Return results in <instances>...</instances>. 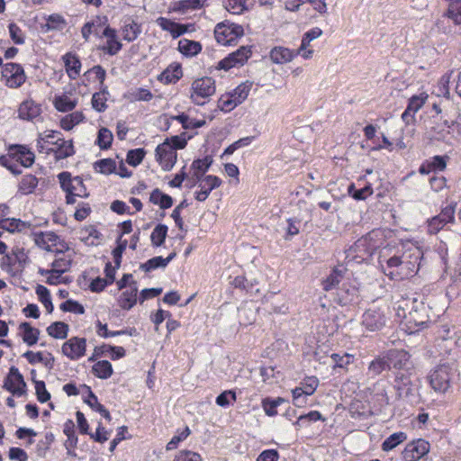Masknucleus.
<instances>
[{"mask_svg":"<svg viewBox=\"0 0 461 461\" xmlns=\"http://www.w3.org/2000/svg\"><path fill=\"white\" fill-rule=\"evenodd\" d=\"M330 358L334 362L332 370L335 371L337 368L343 369L345 372L348 371V366L354 362L355 356L353 354L345 353L339 355L338 353H332Z\"/></svg>","mask_w":461,"mask_h":461,"instance_id":"5fc2aeb1","label":"nucleus"},{"mask_svg":"<svg viewBox=\"0 0 461 461\" xmlns=\"http://www.w3.org/2000/svg\"><path fill=\"white\" fill-rule=\"evenodd\" d=\"M6 150V154L0 156V165L14 175L22 173L17 163L24 167H30L35 161L34 152L26 145L12 144Z\"/></svg>","mask_w":461,"mask_h":461,"instance_id":"7ed1b4c3","label":"nucleus"},{"mask_svg":"<svg viewBox=\"0 0 461 461\" xmlns=\"http://www.w3.org/2000/svg\"><path fill=\"white\" fill-rule=\"evenodd\" d=\"M23 252L20 250L5 254L1 258L0 267L2 270L14 276L23 268Z\"/></svg>","mask_w":461,"mask_h":461,"instance_id":"6ab92c4d","label":"nucleus"},{"mask_svg":"<svg viewBox=\"0 0 461 461\" xmlns=\"http://www.w3.org/2000/svg\"><path fill=\"white\" fill-rule=\"evenodd\" d=\"M107 16L96 15L91 21L86 22L81 28V34L85 41H88L91 34L99 35V28L106 26L108 23Z\"/></svg>","mask_w":461,"mask_h":461,"instance_id":"c85d7f7f","label":"nucleus"},{"mask_svg":"<svg viewBox=\"0 0 461 461\" xmlns=\"http://www.w3.org/2000/svg\"><path fill=\"white\" fill-rule=\"evenodd\" d=\"M31 238L38 248L46 251L58 253L68 249L66 243L53 231H32Z\"/></svg>","mask_w":461,"mask_h":461,"instance_id":"1a4fd4ad","label":"nucleus"},{"mask_svg":"<svg viewBox=\"0 0 461 461\" xmlns=\"http://www.w3.org/2000/svg\"><path fill=\"white\" fill-rule=\"evenodd\" d=\"M358 288L356 285L343 283L339 294V303L341 305H348L358 298Z\"/></svg>","mask_w":461,"mask_h":461,"instance_id":"37998d69","label":"nucleus"},{"mask_svg":"<svg viewBox=\"0 0 461 461\" xmlns=\"http://www.w3.org/2000/svg\"><path fill=\"white\" fill-rule=\"evenodd\" d=\"M298 55V50H293L282 46L274 47L269 53L271 60L276 64L290 62Z\"/></svg>","mask_w":461,"mask_h":461,"instance_id":"72a5a7b5","label":"nucleus"},{"mask_svg":"<svg viewBox=\"0 0 461 461\" xmlns=\"http://www.w3.org/2000/svg\"><path fill=\"white\" fill-rule=\"evenodd\" d=\"M216 92L215 80L211 77H203L193 81L190 87V99L196 105L205 104Z\"/></svg>","mask_w":461,"mask_h":461,"instance_id":"423d86ee","label":"nucleus"},{"mask_svg":"<svg viewBox=\"0 0 461 461\" xmlns=\"http://www.w3.org/2000/svg\"><path fill=\"white\" fill-rule=\"evenodd\" d=\"M100 37L105 38V42L99 47L104 54L115 56L122 50V43L118 38L116 29L107 24Z\"/></svg>","mask_w":461,"mask_h":461,"instance_id":"f3484780","label":"nucleus"},{"mask_svg":"<svg viewBox=\"0 0 461 461\" xmlns=\"http://www.w3.org/2000/svg\"><path fill=\"white\" fill-rule=\"evenodd\" d=\"M41 113V108L32 99H27L23 101L18 108L19 118L23 120L32 121Z\"/></svg>","mask_w":461,"mask_h":461,"instance_id":"7c9ffc66","label":"nucleus"},{"mask_svg":"<svg viewBox=\"0 0 461 461\" xmlns=\"http://www.w3.org/2000/svg\"><path fill=\"white\" fill-rule=\"evenodd\" d=\"M213 163V158L211 155H206L202 158L194 159L190 167V171L194 174L196 179H203L206 172L210 169Z\"/></svg>","mask_w":461,"mask_h":461,"instance_id":"c9c22d12","label":"nucleus"},{"mask_svg":"<svg viewBox=\"0 0 461 461\" xmlns=\"http://www.w3.org/2000/svg\"><path fill=\"white\" fill-rule=\"evenodd\" d=\"M2 81L9 88H18L22 86L27 76L23 66L19 63L8 62L2 68Z\"/></svg>","mask_w":461,"mask_h":461,"instance_id":"9d476101","label":"nucleus"},{"mask_svg":"<svg viewBox=\"0 0 461 461\" xmlns=\"http://www.w3.org/2000/svg\"><path fill=\"white\" fill-rule=\"evenodd\" d=\"M414 373V367L399 370L394 378V388L401 395L402 393H408L411 390L412 380L411 376Z\"/></svg>","mask_w":461,"mask_h":461,"instance_id":"bb28decb","label":"nucleus"},{"mask_svg":"<svg viewBox=\"0 0 461 461\" xmlns=\"http://www.w3.org/2000/svg\"><path fill=\"white\" fill-rule=\"evenodd\" d=\"M52 104L58 112L68 113L77 107L78 99L77 97H71L64 93L55 95Z\"/></svg>","mask_w":461,"mask_h":461,"instance_id":"e433bc0d","label":"nucleus"},{"mask_svg":"<svg viewBox=\"0 0 461 461\" xmlns=\"http://www.w3.org/2000/svg\"><path fill=\"white\" fill-rule=\"evenodd\" d=\"M447 156L436 155L422 162L419 167V173L421 175H429L433 172H442L447 167Z\"/></svg>","mask_w":461,"mask_h":461,"instance_id":"a878e982","label":"nucleus"},{"mask_svg":"<svg viewBox=\"0 0 461 461\" xmlns=\"http://www.w3.org/2000/svg\"><path fill=\"white\" fill-rule=\"evenodd\" d=\"M322 33V30L319 27H313L304 32L302 37L301 45L298 48L299 56L304 59H312L314 51L312 49L309 48L311 41L321 37Z\"/></svg>","mask_w":461,"mask_h":461,"instance_id":"393cba45","label":"nucleus"},{"mask_svg":"<svg viewBox=\"0 0 461 461\" xmlns=\"http://www.w3.org/2000/svg\"><path fill=\"white\" fill-rule=\"evenodd\" d=\"M222 184V180L214 175H207L205 176L201 183L199 184L200 190L194 193V198L198 202H204L211 192L218 187H220Z\"/></svg>","mask_w":461,"mask_h":461,"instance_id":"5701e85b","label":"nucleus"},{"mask_svg":"<svg viewBox=\"0 0 461 461\" xmlns=\"http://www.w3.org/2000/svg\"><path fill=\"white\" fill-rule=\"evenodd\" d=\"M96 172L103 175H111L116 171V161L113 158H102L94 163Z\"/></svg>","mask_w":461,"mask_h":461,"instance_id":"680f3d73","label":"nucleus"},{"mask_svg":"<svg viewBox=\"0 0 461 461\" xmlns=\"http://www.w3.org/2000/svg\"><path fill=\"white\" fill-rule=\"evenodd\" d=\"M252 83L249 81L243 82L236 86L231 92H228L230 95L237 102L238 105L242 104L251 90Z\"/></svg>","mask_w":461,"mask_h":461,"instance_id":"4d7b16f0","label":"nucleus"},{"mask_svg":"<svg viewBox=\"0 0 461 461\" xmlns=\"http://www.w3.org/2000/svg\"><path fill=\"white\" fill-rule=\"evenodd\" d=\"M23 357L26 358L31 365L41 363L49 369H52L54 366L55 358L50 352H46L44 356L41 351L33 352L32 350H28L23 354Z\"/></svg>","mask_w":461,"mask_h":461,"instance_id":"f704fd0d","label":"nucleus"},{"mask_svg":"<svg viewBox=\"0 0 461 461\" xmlns=\"http://www.w3.org/2000/svg\"><path fill=\"white\" fill-rule=\"evenodd\" d=\"M63 433L66 435L67 439L64 446L68 454H71L77 447L78 438L75 430V423L72 420H67L63 424Z\"/></svg>","mask_w":461,"mask_h":461,"instance_id":"58836bf2","label":"nucleus"},{"mask_svg":"<svg viewBox=\"0 0 461 461\" xmlns=\"http://www.w3.org/2000/svg\"><path fill=\"white\" fill-rule=\"evenodd\" d=\"M137 300L138 286L136 281L132 280L129 287L121 294L118 299V304L123 310H130L136 304Z\"/></svg>","mask_w":461,"mask_h":461,"instance_id":"c756f323","label":"nucleus"},{"mask_svg":"<svg viewBox=\"0 0 461 461\" xmlns=\"http://www.w3.org/2000/svg\"><path fill=\"white\" fill-rule=\"evenodd\" d=\"M47 334L56 339H64L68 337L69 326L63 321H54L46 329Z\"/></svg>","mask_w":461,"mask_h":461,"instance_id":"de8ad7c7","label":"nucleus"},{"mask_svg":"<svg viewBox=\"0 0 461 461\" xmlns=\"http://www.w3.org/2000/svg\"><path fill=\"white\" fill-rule=\"evenodd\" d=\"M183 77L182 66L178 62L169 64L163 72L158 75V80L165 85L176 84Z\"/></svg>","mask_w":461,"mask_h":461,"instance_id":"cd10ccee","label":"nucleus"},{"mask_svg":"<svg viewBox=\"0 0 461 461\" xmlns=\"http://www.w3.org/2000/svg\"><path fill=\"white\" fill-rule=\"evenodd\" d=\"M113 135L108 128L103 127L98 131L96 144L101 149H108L113 143Z\"/></svg>","mask_w":461,"mask_h":461,"instance_id":"774afa93","label":"nucleus"},{"mask_svg":"<svg viewBox=\"0 0 461 461\" xmlns=\"http://www.w3.org/2000/svg\"><path fill=\"white\" fill-rule=\"evenodd\" d=\"M87 341L86 338L73 336L61 346V353L71 361H77L86 356Z\"/></svg>","mask_w":461,"mask_h":461,"instance_id":"f8f14e48","label":"nucleus"},{"mask_svg":"<svg viewBox=\"0 0 461 461\" xmlns=\"http://www.w3.org/2000/svg\"><path fill=\"white\" fill-rule=\"evenodd\" d=\"M155 158L164 171H170L177 161V152L168 142H162L155 149Z\"/></svg>","mask_w":461,"mask_h":461,"instance_id":"dca6fc26","label":"nucleus"},{"mask_svg":"<svg viewBox=\"0 0 461 461\" xmlns=\"http://www.w3.org/2000/svg\"><path fill=\"white\" fill-rule=\"evenodd\" d=\"M423 258V252L417 245L407 241L397 249L393 255L380 260L383 273L390 279L402 281L414 276Z\"/></svg>","mask_w":461,"mask_h":461,"instance_id":"f257e3e1","label":"nucleus"},{"mask_svg":"<svg viewBox=\"0 0 461 461\" xmlns=\"http://www.w3.org/2000/svg\"><path fill=\"white\" fill-rule=\"evenodd\" d=\"M119 32L123 41L132 42L141 33V24L133 16H124L121 21Z\"/></svg>","mask_w":461,"mask_h":461,"instance_id":"4be33fe9","label":"nucleus"},{"mask_svg":"<svg viewBox=\"0 0 461 461\" xmlns=\"http://www.w3.org/2000/svg\"><path fill=\"white\" fill-rule=\"evenodd\" d=\"M156 23L161 28V30L169 32L173 39H176L190 32L189 28L193 26V24L176 23L163 16L157 18Z\"/></svg>","mask_w":461,"mask_h":461,"instance_id":"b1692460","label":"nucleus"},{"mask_svg":"<svg viewBox=\"0 0 461 461\" xmlns=\"http://www.w3.org/2000/svg\"><path fill=\"white\" fill-rule=\"evenodd\" d=\"M72 265V257L65 253H58L54 261L51 263V268L56 270L57 273L68 272Z\"/></svg>","mask_w":461,"mask_h":461,"instance_id":"864d4df0","label":"nucleus"},{"mask_svg":"<svg viewBox=\"0 0 461 461\" xmlns=\"http://www.w3.org/2000/svg\"><path fill=\"white\" fill-rule=\"evenodd\" d=\"M207 0H178L173 5L172 10L180 14H187L191 11L202 9Z\"/></svg>","mask_w":461,"mask_h":461,"instance_id":"a19ab883","label":"nucleus"},{"mask_svg":"<svg viewBox=\"0 0 461 461\" xmlns=\"http://www.w3.org/2000/svg\"><path fill=\"white\" fill-rule=\"evenodd\" d=\"M11 209L6 203H0V229L9 233L23 232L32 224L21 219L10 217Z\"/></svg>","mask_w":461,"mask_h":461,"instance_id":"9b49d317","label":"nucleus"},{"mask_svg":"<svg viewBox=\"0 0 461 461\" xmlns=\"http://www.w3.org/2000/svg\"><path fill=\"white\" fill-rule=\"evenodd\" d=\"M176 254L171 253L167 258H162L161 256L154 257L140 266V268L145 272H150L158 267H166L167 264L175 258Z\"/></svg>","mask_w":461,"mask_h":461,"instance_id":"3c124183","label":"nucleus"},{"mask_svg":"<svg viewBox=\"0 0 461 461\" xmlns=\"http://www.w3.org/2000/svg\"><path fill=\"white\" fill-rule=\"evenodd\" d=\"M152 92L145 87H137L128 91L124 97L131 103L134 102H149L153 99Z\"/></svg>","mask_w":461,"mask_h":461,"instance_id":"a18cd8bd","label":"nucleus"},{"mask_svg":"<svg viewBox=\"0 0 461 461\" xmlns=\"http://www.w3.org/2000/svg\"><path fill=\"white\" fill-rule=\"evenodd\" d=\"M99 91L93 94L91 98L92 108L97 113H104L107 110V101L111 96L108 86L98 87Z\"/></svg>","mask_w":461,"mask_h":461,"instance_id":"473e14b6","label":"nucleus"},{"mask_svg":"<svg viewBox=\"0 0 461 461\" xmlns=\"http://www.w3.org/2000/svg\"><path fill=\"white\" fill-rule=\"evenodd\" d=\"M19 335L23 341L29 347L37 344L40 338V330L32 327L30 322H21L18 326Z\"/></svg>","mask_w":461,"mask_h":461,"instance_id":"2f4dec72","label":"nucleus"},{"mask_svg":"<svg viewBox=\"0 0 461 461\" xmlns=\"http://www.w3.org/2000/svg\"><path fill=\"white\" fill-rule=\"evenodd\" d=\"M406 439L407 435L402 431L393 433L382 443V449L384 451H390Z\"/></svg>","mask_w":461,"mask_h":461,"instance_id":"69168bd1","label":"nucleus"},{"mask_svg":"<svg viewBox=\"0 0 461 461\" xmlns=\"http://www.w3.org/2000/svg\"><path fill=\"white\" fill-rule=\"evenodd\" d=\"M39 153L52 155L55 160H62L73 156L76 149L72 140H65L60 131L46 130L39 133L36 140Z\"/></svg>","mask_w":461,"mask_h":461,"instance_id":"f03ea898","label":"nucleus"},{"mask_svg":"<svg viewBox=\"0 0 461 461\" xmlns=\"http://www.w3.org/2000/svg\"><path fill=\"white\" fill-rule=\"evenodd\" d=\"M430 445L429 441L423 438H418L408 443L402 452L405 461H418L429 451Z\"/></svg>","mask_w":461,"mask_h":461,"instance_id":"aec40b11","label":"nucleus"},{"mask_svg":"<svg viewBox=\"0 0 461 461\" xmlns=\"http://www.w3.org/2000/svg\"><path fill=\"white\" fill-rule=\"evenodd\" d=\"M396 307L397 315L402 318L401 325L408 334H415L428 327V316L420 314L417 310L405 312V309L399 303Z\"/></svg>","mask_w":461,"mask_h":461,"instance_id":"0eeeda50","label":"nucleus"},{"mask_svg":"<svg viewBox=\"0 0 461 461\" xmlns=\"http://www.w3.org/2000/svg\"><path fill=\"white\" fill-rule=\"evenodd\" d=\"M86 117L81 111L72 112L63 116L59 121V126L62 130L69 131L75 126L85 121Z\"/></svg>","mask_w":461,"mask_h":461,"instance_id":"c03bdc74","label":"nucleus"},{"mask_svg":"<svg viewBox=\"0 0 461 461\" xmlns=\"http://www.w3.org/2000/svg\"><path fill=\"white\" fill-rule=\"evenodd\" d=\"M88 397L85 402L95 411L99 412L107 421L112 420V416L109 411L98 402L97 396L93 393L91 388L88 386Z\"/></svg>","mask_w":461,"mask_h":461,"instance_id":"603ef678","label":"nucleus"},{"mask_svg":"<svg viewBox=\"0 0 461 461\" xmlns=\"http://www.w3.org/2000/svg\"><path fill=\"white\" fill-rule=\"evenodd\" d=\"M320 381L317 376H305L301 382V386L292 390L293 402L297 407H303L306 401L302 397L312 395L319 386Z\"/></svg>","mask_w":461,"mask_h":461,"instance_id":"4468645a","label":"nucleus"},{"mask_svg":"<svg viewBox=\"0 0 461 461\" xmlns=\"http://www.w3.org/2000/svg\"><path fill=\"white\" fill-rule=\"evenodd\" d=\"M388 362V368L404 370L414 367L411 360V354L404 349H390L385 356Z\"/></svg>","mask_w":461,"mask_h":461,"instance_id":"a211bd4d","label":"nucleus"},{"mask_svg":"<svg viewBox=\"0 0 461 461\" xmlns=\"http://www.w3.org/2000/svg\"><path fill=\"white\" fill-rule=\"evenodd\" d=\"M91 372L95 377L104 380L113 375V368L108 360H99L93 365Z\"/></svg>","mask_w":461,"mask_h":461,"instance_id":"49530a36","label":"nucleus"},{"mask_svg":"<svg viewBox=\"0 0 461 461\" xmlns=\"http://www.w3.org/2000/svg\"><path fill=\"white\" fill-rule=\"evenodd\" d=\"M168 228L165 224L157 225L150 234L151 244L154 247H160L164 244Z\"/></svg>","mask_w":461,"mask_h":461,"instance_id":"0e129e2a","label":"nucleus"},{"mask_svg":"<svg viewBox=\"0 0 461 461\" xmlns=\"http://www.w3.org/2000/svg\"><path fill=\"white\" fill-rule=\"evenodd\" d=\"M31 375L32 382L34 383L37 400L41 403L47 402L50 399V393L46 389L45 382L41 380H36L34 378L36 375V371L34 369L31 371Z\"/></svg>","mask_w":461,"mask_h":461,"instance_id":"bf43d9fd","label":"nucleus"},{"mask_svg":"<svg viewBox=\"0 0 461 461\" xmlns=\"http://www.w3.org/2000/svg\"><path fill=\"white\" fill-rule=\"evenodd\" d=\"M177 50L185 57H194L202 51L203 46L199 41L183 38L178 41Z\"/></svg>","mask_w":461,"mask_h":461,"instance_id":"79ce46f5","label":"nucleus"},{"mask_svg":"<svg viewBox=\"0 0 461 461\" xmlns=\"http://www.w3.org/2000/svg\"><path fill=\"white\" fill-rule=\"evenodd\" d=\"M58 179L61 189L66 194L67 204H74L77 197L86 198L89 195L82 177H73L70 172L63 171L58 175Z\"/></svg>","mask_w":461,"mask_h":461,"instance_id":"20e7f679","label":"nucleus"},{"mask_svg":"<svg viewBox=\"0 0 461 461\" xmlns=\"http://www.w3.org/2000/svg\"><path fill=\"white\" fill-rule=\"evenodd\" d=\"M149 202L153 204L158 205L160 209L166 210L173 205V198L164 194L158 188H155L149 196Z\"/></svg>","mask_w":461,"mask_h":461,"instance_id":"8fccbe9b","label":"nucleus"},{"mask_svg":"<svg viewBox=\"0 0 461 461\" xmlns=\"http://www.w3.org/2000/svg\"><path fill=\"white\" fill-rule=\"evenodd\" d=\"M192 135H188L187 132L184 131L179 135L171 136L167 138L164 142H168L170 147L174 150L183 149L186 147L188 140L192 138Z\"/></svg>","mask_w":461,"mask_h":461,"instance_id":"338daca9","label":"nucleus"},{"mask_svg":"<svg viewBox=\"0 0 461 461\" xmlns=\"http://www.w3.org/2000/svg\"><path fill=\"white\" fill-rule=\"evenodd\" d=\"M346 272V268L341 267H335L330 271V275L321 281L322 289L325 292L331 291L338 287L339 284L341 282L344 274Z\"/></svg>","mask_w":461,"mask_h":461,"instance_id":"ea45409f","label":"nucleus"},{"mask_svg":"<svg viewBox=\"0 0 461 461\" xmlns=\"http://www.w3.org/2000/svg\"><path fill=\"white\" fill-rule=\"evenodd\" d=\"M321 413L319 411H311L306 414L300 415L298 419L294 422V425L298 429L302 427L308 426L311 422H316L318 420H323Z\"/></svg>","mask_w":461,"mask_h":461,"instance_id":"e2e57ef3","label":"nucleus"},{"mask_svg":"<svg viewBox=\"0 0 461 461\" xmlns=\"http://www.w3.org/2000/svg\"><path fill=\"white\" fill-rule=\"evenodd\" d=\"M285 402L282 397L270 398L267 397L262 400L261 405L265 413L269 417L277 415V407Z\"/></svg>","mask_w":461,"mask_h":461,"instance_id":"052dcab7","label":"nucleus"},{"mask_svg":"<svg viewBox=\"0 0 461 461\" xmlns=\"http://www.w3.org/2000/svg\"><path fill=\"white\" fill-rule=\"evenodd\" d=\"M443 16L448 18L456 26L461 27V0L450 2Z\"/></svg>","mask_w":461,"mask_h":461,"instance_id":"6e6d98bb","label":"nucleus"},{"mask_svg":"<svg viewBox=\"0 0 461 461\" xmlns=\"http://www.w3.org/2000/svg\"><path fill=\"white\" fill-rule=\"evenodd\" d=\"M244 34L241 25L223 21L216 24L214 37L216 41L223 46H230L237 43L238 40Z\"/></svg>","mask_w":461,"mask_h":461,"instance_id":"6e6552de","label":"nucleus"},{"mask_svg":"<svg viewBox=\"0 0 461 461\" xmlns=\"http://www.w3.org/2000/svg\"><path fill=\"white\" fill-rule=\"evenodd\" d=\"M45 23H41V30L46 33L52 31H62L67 26V21L59 14H51L44 17Z\"/></svg>","mask_w":461,"mask_h":461,"instance_id":"4c0bfd02","label":"nucleus"},{"mask_svg":"<svg viewBox=\"0 0 461 461\" xmlns=\"http://www.w3.org/2000/svg\"><path fill=\"white\" fill-rule=\"evenodd\" d=\"M429 382L435 392L445 393L450 385V367L439 365L431 371Z\"/></svg>","mask_w":461,"mask_h":461,"instance_id":"2eb2a0df","label":"nucleus"},{"mask_svg":"<svg viewBox=\"0 0 461 461\" xmlns=\"http://www.w3.org/2000/svg\"><path fill=\"white\" fill-rule=\"evenodd\" d=\"M64 70L70 80H77L81 74L82 61L77 53L68 51L60 58Z\"/></svg>","mask_w":461,"mask_h":461,"instance_id":"412c9836","label":"nucleus"},{"mask_svg":"<svg viewBox=\"0 0 461 461\" xmlns=\"http://www.w3.org/2000/svg\"><path fill=\"white\" fill-rule=\"evenodd\" d=\"M3 388L11 393L13 396L21 397L26 394L27 385L17 367H10L7 375L4 379Z\"/></svg>","mask_w":461,"mask_h":461,"instance_id":"ddd939ff","label":"nucleus"},{"mask_svg":"<svg viewBox=\"0 0 461 461\" xmlns=\"http://www.w3.org/2000/svg\"><path fill=\"white\" fill-rule=\"evenodd\" d=\"M172 119L180 122L185 130H194L201 128L206 124L205 120L190 119L185 113L173 116Z\"/></svg>","mask_w":461,"mask_h":461,"instance_id":"13d9d810","label":"nucleus"},{"mask_svg":"<svg viewBox=\"0 0 461 461\" xmlns=\"http://www.w3.org/2000/svg\"><path fill=\"white\" fill-rule=\"evenodd\" d=\"M39 180L32 174H26L23 176L18 185V192L21 194H32L38 186Z\"/></svg>","mask_w":461,"mask_h":461,"instance_id":"09e8293b","label":"nucleus"},{"mask_svg":"<svg viewBox=\"0 0 461 461\" xmlns=\"http://www.w3.org/2000/svg\"><path fill=\"white\" fill-rule=\"evenodd\" d=\"M389 313L387 304L372 305L362 314L361 324L369 331L381 330L386 324Z\"/></svg>","mask_w":461,"mask_h":461,"instance_id":"39448f33","label":"nucleus"}]
</instances>
